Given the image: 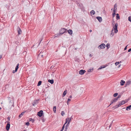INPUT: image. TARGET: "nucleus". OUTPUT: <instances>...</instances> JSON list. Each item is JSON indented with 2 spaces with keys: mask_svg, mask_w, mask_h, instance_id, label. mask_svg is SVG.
<instances>
[{
  "mask_svg": "<svg viewBox=\"0 0 131 131\" xmlns=\"http://www.w3.org/2000/svg\"><path fill=\"white\" fill-rule=\"evenodd\" d=\"M118 24L117 23H116L115 24V25L113 26V28L112 29H113V30H114V32L116 33L118 32L117 27Z\"/></svg>",
  "mask_w": 131,
  "mask_h": 131,
  "instance_id": "f257e3e1",
  "label": "nucleus"
},
{
  "mask_svg": "<svg viewBox=\"0 0 131 131\" xmlns=\"http://www.w3.org/2000/svg\"><path fill=\"white\" fill-rule=\"evenodd\" d=\"M66 30L67 29L64 28H62L60 29L59 31L60 35H62L65 32H67V31H66Z\"/></svg>",
  "mask_w": 131,
  "mask_h": 131,
  "instance_id": "f03ea898",
  "label": "nucleus"
},
{
  "mask_svg": "<svg viewBox=\"0 0 131 131\" xmlns=\"http://www.w3.org/2000/svg\"><path fill=\"white\" fill-rule=\"evenodd\" d=\"M105 47V45L104 43H102L99 45L98 47L99 49H104Z\"/></svg>",
  "mask_w": 131,
  "mask_h": 131,
  "instance_id": "7ed1b4c3",
  "label": "nucleus"
},
{
  "mask_svg": "<svg viewBox=\"0 0 131 131\" xmlns=\"http://www.w3.org/2000/svg\"><path fill=\"white\" fill-rule=\"evenodd\" d=\"M130 84H131V79L129 80L126 82L125 85V86L126 87L127 85H128Z\"/></svg>",
  "mask_w": 131,
  "mask_h": 131,
  "instance_id": "20e7f679",
  "label": "nucleus"
},
{
  "mask_svg": "<svg viewBox=\"0 0 131 131\" xmlns=\"http://www.w3.org/2000/svg\"><path fill=\"white\" fill-rule=\"evenodd\" d=\"M7 122L8 123V124L6 125V130H8L10 128V125L9 122Z\"/></svg>",
  "mask_w": 131,
  "mask_h": 131,
  "instance_id": "39448f33",
  "label": "nucleus"
},
{
  "mask_svg": "<svg viewBox=\"0 0 131 131\" xmlns=\"http://www.w3.org/2000/svg\"><path fill=\"white\" fill-rule=\"evenodd\" d=\"M39 101V100H35L32 103V105L34 106L38 103V102Z\"/></svg>",
  "mask_w": 131,
  "mask_h": 131,
  "instance_id": "423d86ee",
  "label": "nucleus"
},
{
  "mask_svg": "<svg viewBox=\"0 0 131 131\" xmlns=\"http://www.w3.org/2000/svg\"><path fill=\"white\" fill-rule=\"evenodd\" d=\"M43 112L41 110L38 112L37 115L39 117H41L42 115Z\"/></svg>",
  "mask_w": 131,
  "mask_h": 131,
  "instance_id": "0eeeda50",
  "label": "nucleus"
},
{
  "mask_svg": "<svg viewBox=\"0 0 131 131\" xmlns=\"http://www.w3.org/2000/svg\"><path fill=\"white\" fill-rule=\"evenodd\" d=\"M86 71L85 70H81L79 71V73L80 74L82 75Z\"/></svg>",
  "mask_w": 131,
  "mask_h": 131,
  "instance_id": "6e6552de",
  "label": "nucleus"
},
{
  "mask_svg": "<svg viewBox=\"0 0 131 131\" xmlns=\"http://www.w3.org/2000/svg\"><path fill=\"white\" fill-rule=\"evenodd\" d=\"M17 30L18 34H20L21 32V30L19 27H18V28H17Z\"/></svg>",
  "mask_w": 131,
  "mask_h": 131,
  "instance_id": "1a4fd4ad",
  "label": "nucleus"
},
{
  "mask_svg": "<svg viewBox=\"0 0 131 131\" xmlns=\"http://www.w3.org/2000/svg\"><path fill=\"white\" fill-rule=\"evenodd\" d=\"M96 18L100 22H101L102 21V18L100 17H96Z\"/></svg>",
  "mask_w": 131,
  "mask_h": 131,
  "instance_id": "9d476101",
  "label": "nucleus"
},
{
  "mask_svg": "<svg viewBox=\"0 0 131 131\" xmlns=\"http://www.w3.org/2000/svg\"><path fill=\"white\" fill-rule=\"evenodd\" d=\"M66 31H68V33L70 35H71L72 33V30L69 29V30H67Z\"/></svg>",
  "mask_w": 131,
  "mask_h": 131,
  "instance_id": "9b49d317",
  "label": "nucleus"
},
{
  "mask_svg": "<svg viewBox=\"0 0 131 131\" xmlns=\"http://www.w3.org/2000/svg\"><path fill=\"white\" fill-rule=\"evenodd\" d=\"M67 90H65L63 92V93L62 94V96L63 97H64L65 95L67 93Z\"/></svg>",
  "mask_w": 131,
  "mask_h": 131,
  "instance_id": "f8f14e48",
  "label": "nucleus"
},
{
  "mask_svg": "<svg viewBox=\"0 0 131 131\" xmlns=\"http://www.w3.org/2000/svg\"><path fill=\"white\" fill-rule=\"evenodd\" d=\"M48 82L51 84H53L54 83V81L53 79L52 80H48Z\"/></svg>",
  "mask_w": 131,
  "mask_h": 131,
  "instance_id": "ddd939ff",
  "label": "nucleus"
},
{
  "mask_svg": "<svg viewBox=\"0 0 131 131\" xmlns=\"http://www.w3.org/2000/svg\"><path fill=\"white\" fill-rule=\"evenodd\" d=\"M113 29H112L111 31V33L110 35V36L111 37H113L114 34V33L113 32Z\"/></svg>",
  "mask_w": 131,
  "mask_h": 131,
  "instance_id": "4468645a",
  "label": "nucleus"
},
{
  "mask_svg": "<svg viewBox=\"0 0 131 131\" xmlns=\"http://www.w3.org/2000/svg\"><path fill=\"white\" fill-rule=\"evenodd\" d=\"M125 83V81H124L122 80L120 82V84L121 85H123Z\"/></svg>",
  "mask_w": 131,
  "mask_h": 131,
  "instance_id": "2eb2a0df",
  "label": "nucleus"
},
{
  "mask_svg": "<svg viewBox=\"0 0 131 131\" xmlns=\"http://www.w3.org/2000/svg\"><path fill=\"white\" fill-rule=\"evenodd\" d=\"M69 124V123H68L66 125L65 129L64 130L65 131H66L67 130L68 128V127Z\"/></svg>",
  "mask_w": 131,
  "mask_h": 131,
  "instance_id": "dca6fc26",
  "label": "nucleus"
},
{
  "mask_svg": "<svg viewBox=\"0 0 131 131\" xmlns=\"http://www.w3.org/2000/svg\"><path fill=\"white\" fill-rule=\"evenodd\" d=\"M118 100V98H115L114 99L112 100V101L113 103L115 102H117Z\"/></svg>",
  "mask_w": 131,
  "mask_h": 131,
  "instance_id": "f3484780",
  "label": "nucleus"
},
{
  "mask_svg": "<svg viewBox=\"0 0 131 131\" xmlns=\"http://www.w3.org/2000/svg\"><path fill=\"white\" fill-rule=\"evenodd\" d=\"M28 121L29 122L31 121L32 123H34V119H32L31 118H29L28 119Z\"/></svg>",
  "mask_w": 131,
  "mask_h": 131,
  "instance_id": "a211bd4d",
  "label": "nucleus"
},
{
  "mask_svg": "<svg viewBox=\"0 0 131 131\" xmlns=\"http://www.w3.org/2000/svg\"><path fill=\"white\" fill-rule=\"evenodd\" d=\"M130 107H131V105L127 106L126 107V110H130Z\"/></svg>",
  "mask_w": 131,
  "mask_h": 131,
  "instance_id": "6ab92c4d",
  "label": "nucleus"
},
{
  "mask_svg": "<svg viewBox=\"0 0 131 131\" xmlns=\"http://www.w3.org/2000/svg\"><path fill=\"white\" fill-rule=\"evenodd\" d=\"M19 65V64L18 63V64H17V65L16 66V67L15 68V71H17V70H18V69L19 68V67H18Z\"/></svg>",
  "mask_w": 131,
  "mask_h": 131,
  "instance_id": "aec40b11",
  "label": "nucleus"
},
{
  "mask_svg": "<svg viewBox=\"0 0 131 131\" xmlns=\"http://www.w3.org/2000/svg\"><path fill=\"white\" fill-rule=\"evenodd\" d=\"M56 106H54L53 107V111L54 113H56Z\"/></svg>",
  "mask_w": 131,
  "mask_h": 131,
  "instance_id": "412c9836",
  "label": "nucleus"
},
{
  "mask_svg": "<svg viewBox=\"0 0 131 131\" xmlns=\"http://www.w3.org/2000/svg\"><path fill=\"white\" fill-rule=\"evenodd\" d=\"M25 113V112H24L23 113H22L21 114H20L19 116V118H20L21 116H22Z\"/></svg>",
  "mask_w": 131,
  "mask_h": 131,
  "instance_id": "4be33fe9",
  "label": "nucleus"
},
{
  "mask_svg": "<svg viewBox=\"0 0 131 131\" xmlns=\"http://www.w3.org/2000/svg\"><path fill=\"white\" fill-rule=\"evenodd\" d=\"M90 13L91 15H94L95 14V11L94 10H92L91 11Z\"/></svg>",
  "mask_w": 131,
  "mask_h": 131,
  "instance_id": "5701e85b",
  "label": "nucleus"
},
{
  "mask_svg": "<svg viewBox=\"0 0 131 131\" xmlns=\"http://www.w3.org/2000/svg\"><path fill=\"white\" fill-rule=\"evenodd\" d=\"M116 19H119L120 18V17L119 16V14H116Z\"/></svg>",
  "mask_w": 131,
  "mask_h": 131,
  "instance_id": "b1692460",
  "label": "nucleus"
},
{
  "mask_svg": "<svg viewBox=\"0 0 131 131\" xmlns=\"http://www.w3.org/2000/svg\"><path fill=\"white\" fill-rule=\"evenodd\" d=\"M106 47L107 49H108L110 47V45L109 43H107L106 45Z\"/></svg>",
  "mask_w": 131,
  "mask_h": 131,
  "instance_id": "393cba45",
  "label": "nucleus"
},
{
  "mask_svg": "<svg viewBox=\"0 0 131 131\" xmlns=\"http://www.w3.org/2000/svg\"><path fill=\"white\" fill-rule=\"evenodd\" d=\"M69 118H67L66 119V122L64 124H66L67 122H68L69 121Z\"/></svg>",
  "mask_w": 131,
  "mask_h": 131,
  "instance_id": "a878e982",
  "label": "nucleus"
},
{
  "mask_svg": "<svg viewBox=\"0 0 131 131\" xmlns=\"http://www.w3.org/2000/svg\"><path fill=\"white\" fill-rule=\"evenodd\" d=\"M121 61L120 62H115V65L117 66L118 64L120 63H121Z\"/></svg>",
  "mask_w": 131,
  "mask_h": 131,
  "instance_id": "bb28decb",
  "label": "nucleus"
},
{
  "mask_svg": "<svg viewBox=\"0 0 131 131\" xmlns=\"http://www.w3.org/2000/svg\"><path fill=\"white\" fill-rule=\"evenodd\" d=\"M121 105H122V104H121V102H119L118 103V106H117V107H116V108H117L118 107L121 106Z\"/></svg>",
  "mask_w": 131,
  "mask_h": 131,
  "instance_id": "cd10ccee",
  "label": "nucleus"
},
{
  "mask_svg": "<svg viewBox=\"0 0 131 131\" xmlns=\"http://www.w3.org/2000/svg\"><path fill=\"white\" fill-rule=\"evenodd\" d=\"M41 82H42L41 81H39V82H38V84H37V86H39L41 84Z\"/></svg>",
  "mask_w": 131,
  "mask_h": 131,
  "instance_id": "c85d7f7f",
  "label": "nucleus"
},
{
  "mask_svg": "<svg viewBox=\"0 0 131 131\" xmlns=\"http://www.w3.org/2000/svg\"><path fill=\"white\" fill-rule=\"evenodd\" d=\"M60 34H56L54 35L55 37H57L58 36H60Z\"/></svg>",
  "mask_w": 131,
  "mask_h": 131,
  "instance_id": "c756f323",
  "label": "nucleus"
},
{
  "mask_svg": "<svg viewBox=\"0 0 131 131\" xmlns=\"http://www.w3.org/2000/svg\"><path fill=\"white\" fill-rule=\"evenodd\" d=\"M118 93H115L113 95V96L114 97H115L116 96L118 95Z\"/></svg>",
  "mask_w": 131,
  "mask_h": 131,
  "instance_id": "7c9ffc66",
  "label": "nucleus"
},
{
  "mask_svg": "<svg viewBox=\"0 0 131 131\" xmlns=\"http://www.w3.org/2000/svg\"><path fill=\"white\" fill-rule=\"evenodd\" d=\"M122 104L123 105L125 103L124 101H122L121 102Z\"/></svg>",
  "mask_w": 131,
  "mask_h": 131,
  "instance_id": "2f4dec72",
  "label": "nucleus"
},
{
  "mask_svg": "<svg viewBox=\"0 0 131 131\" xmlns=\"http://www.w3.org/2000/svg\"><path fill=\"white\" fill-rule=\"evenodd\" d=\"M117 5L115 4L114 5V9H116V10L117 9V8H116V7H117Z\"/></svg>",
  "mask_w": 131,
  "mask_h": 131,
  "instance_id": "473e14b6",
  "label": "nucleus"
},
{
  "mask_svg": "<svg viewBox=\"0 0 131 131\" xmlns=\"http://www.w3.org/2000/svg\"><path fill=\"white\" fill-rule=\"evenodd\" d=\"M128 20L131 22V16H129L128 17Z\"/></svg>",
  "mask_w": 131,
  "mask_h": 131,
  "instance_id": "72a5a7b5",
  "label": "nucleus"
},
{
  "mask_svg": "<svg viewBox=\"0 0 131 131\" xmlns=\"http://www.w3.org/2000/svg\"><path fill=\"white\" fill-rule=\"evenodd\" d=\"M71 99H68V101L67 102V103L68 105V103L70 101H71Z\"/></svg>",
  "mask_w": 131,
  "mask_h": 131,
  "instance_id": "f704fd0d",
  "label": "nucleus"
},
{
  "mask_svg": "<svg viewBox=\"0 0 131 131\" xmlns=\"http://www.w3.org/2000/svg\"><path fill=\"white\" fill-rule=\"evenodd\" d=\"M93 70L92 69H89L88 70V72H92Z\"/></svg>",
  "mask_w": 131,
  "mask_h": 131,
  "instance_id": "c9c22d12",
  "label": "nucleus"
},
{
  "mask_svg": "<svg viewBox=\"0 0 131 131\" xmlns=\"http://www.w3.org/2000/svg\"><path fill=\"white\" fill-rule=\"evenodd\" d=\"M25 124L26 125H27L28 126L29 125V122H28L26 123Z\"/></svg>",
  "mask_w": 131,
  "mask_h": 131,
  "instance_id": "e433bc0d",
  "label": "nucleus"
},
{
  "mask_svg": "<svg viewBox=\"0 0 131 131\" xmlns=\"http://www.w3.org/2000/svg\"><path fill=\"white\" fill-rule=\"evenodd\" d=\"M113 121H112V123L110 124V125H109V128H110V127H111V126H112V124L113 123Z\"/></svg>",
  "mask_w": 131,
  "mask_h": 131,
  "instance_id": "4c0bfd02",
  "label": "nucleus"
},
{
  "mask_svg": "<svg viewBox=\"0 0 131 131\" xmlns=\"http://www.w3.org/2000/svg\"><path fill=\"white\" fill-rule=\"evenodd\" d=\"M65 124H64L63 125V126L62 128V129H61L63 130L64 129V126L65 125Z\"/></svg>",
  "mask_w": 131,
  "mask_h": 131,
  "instance_id": "58836bf2",
  "label": "nucleus"
},
{
  "mask_svg": "<svg viewBox=\"0 0 131 131\" xmlns=\"http://www.w3.org/2000/svg\"><path fill=\"white\" fill-rule=\"evenodd\" d=\"M64 114V113L63 111H62L61 113V115L63 116Z\"/></svg>",
  "mask_w": 131,
  "mask_h": 131,
  "instance_id": "ea45409f",
  "label": "nucleus"
},
{
  "mask_svg": "<svg viewBox=\"0 0 131 131\" xmlns=\"http://www.w3.org/2000/svg\"><path fill=\"white\" fill-rule=\"evenodd\" d=\"M121 97V95H119L117 97V98H120Z\"/></svg>",
  "mask_w": 131,
  "mask_h": 131,
  "instance_id": "a19ab883",
  "label": "nucleus"
},
{
  "mask_svg": "<svg viewBox=\"0 0 131 131\" xmlns=\"http://www.w3.org/2000/svg\"><path fill=\"white\" fill-rule=\"evenodd\" d=\"M128 46V45H127L125 47V48L124 49V50H125L127 49V46Z\"/></svg>",
  "mask_w": 131,
  "mask_h": 131,
  "instance_id": "79ce46f5",
  "label": "nucleus"
},
{
  "mask_svg": "<svg viewBox=\"0 0 131 131\" xmlns=\"http://www.w3.org/2000/svg\"><path fill=\"white\" fill-rule=\"evenodd\" d=\"M113 103V101H111V102L110 104V105H109V106L108 107H109V106L111 105Z\"/></svg>",
  "mask_w": 131,
  "mask_h": 131,
  "instance_id": "37998d69",
  "label": "nucleus"
},
{
  "mask_svg": "<svg viewBox=\"0 0 131 131\" xmlns=\"http://www.w3.org/2000/svg\"><path fill=\"white\" fill-rule=\"evenodd\" d=\"M102 69V66H101L100 67V68H99V69H98V70H100V69Z\"/></svg>",
  "mask_w": 131,
  "mask_h": 131,
  "instance_id": "c03bdc74",
  "label": "nucleus"
},
{
  "mask_svg": "<svg viewBox=\"0 0 131 131\" xmlns=\"http://www.w3.org/2000/svg\"><path fill=\"white\" fill-rule=\"evenodd\" d=\"M71 118H70V119L69 118V121L68 123H69V124L70 123V122L71 120Z\"/></svg>",
  "mask_w": 131,
  "mask_h": 131,
  "instance_id": "a18cd8bd",
  "label": "nucleus"
},
{
  "mask_svg": "<svg viewBox=\"0 0 131 131\" xmlns=\"http://www.w3.org/2000/svg\"><path fill=\"white\" fill-rule=\"evenodd\" d=\"M102 66V68H104L106 67V66Z\"/></svg>",
  "mask_w": 131,
  "mask_h": 131,
  "instance_id": "49530a36",
  "label": "nucleus"
},
{
  "mask_svg": "<svg viewBox=\"0 0 131 131\" xmlns=\"http://www.w3.org/2000/svg\"><path fill=\"white\" fill-rule=\"evenodd\" d=\"M115 10H116V9H114L113 11V13H115Z\"/></svg>",
  "mask_w": 131,
  "mask_h": 131,
  "instance_id": "de8ad7c7",
  "label": "nucleus"
},
{
  "mask_svg": "<svg viewBox=\"0 0 131 131\" xmlns=\"http://www.w3.org/2000/svg\"><path fill=\"white\" fill-rule=\"evenodd\" d=\"M7 119L8 121H9L10 120V117H8Z\"/></svg>",
  "mask_w": 131,
  "mask_h": 131,
  "instance_id": "09e8293b",
  "label": "nucleus"
},
{
  "mask_svg": "<svg viewBox=\"0 0 131 131\" xmlns=\"http://www.w3.org/2000/svg\"><path fill=\"white\" fill-rule=\"evenodd\" d=\"M131 51V48L129 49L128 50V52H130Z\"/></svg>",
  "mask_w": 131,
  "mask_h": 131,
  "instance_id": "8fccbe9b",
  "label": "nucleus"
},
{
  "mask_svg": "<svg viewBox=\"0 0 131 131\" xmlns=\"http://www.w3.org/2000/svg\"><path fill=\"white\" fill-rule=\"evenodd\" d=\"M114 21H113L112 23V24L113 25V26L114 25Z\"/></svg>",
  "mask_w": 131,
  "mask_h": 131,
  "instance_id": "3c124183",
  "label": "nucleus"
},
{
  "mask_svg": "<svg viewBox=\"0 0 131 131\" xmlns=\"http://www.w3.org/2000/svg\"><path fill=\"white\" fill-rule=\"evenodd\" d=\"M3 104V103L2 102L1 103V104L2 105V107H4V106L3 105H2Z\"/></svg>",
  "mask_w": 131,
  "mask_h": 131,
  "instance_id": "603ef678",
  "label": "nucleus"
},
{
  "mask_svg": "<svg viewBox=\"0 0 131 131\" xmlns=\"http://www.w3.org/2000/svg\"><path fill=\"white\" fill-rule=\"evenodd\" d=\"M13 106V105L11 106V107H10V108H9V109L10 110H11V109L12 108V107Z\"/></svg>",
  "mask_w": 131,
  "mask_h": 131,
  "instance_id": "864d4df0",
  "label": "nucleus"
},
{
  "mask_svg": "<svg viewBox=\"0 0 131 131\" xmlns=\"http://www.w3.org/2000/svg\"><path fill=\"white\" fill-rule=\"evenodd\" d=\"M15 71V70H13V73H15V72H17V71Z\"/></svg>",
  "mask_w": 131,
  "mask_h": 131,
  "instance_id": "5fc2aeb1",
  "label": "nucleus"
},
{
  "mask_svg": "<svg viewBox=\"0 0 131 131\" xmlns=\"http://www.w3.org/2000/svg\"><path fill=\"white\" fill-rule=\"evenodd\" d=\"M115 14V13H113L112 15H113V17L114 16V15Z\"/></svg>",
  "mask_w": 131,
  "mask_h": 131,
  "instance_id": "6e6d98bb",
  "label": "nucleus"
},
{
  "mask_svg": "<svg viewBox=\"0 0 131 131\" xmlns=\"http://www.w3.org/2000/svg\"><path fill=\"white\" fill-rule=\"evenodd\" d=\"M41 120H42V122H44V120L43 119H42Z\"/></svg>",
  "mask_w": 131,
  "mask_h": 131,
  "instance_id": "4d7b16f0",
  "label": "nucleus"
},
{
  "mask_svg": "<svg viewBox=\"0 0 131 131\" xmlns=\"http://www.w3.org/2000/svg\"><path fill=\"white\" fill-rule=\"evenodd\" d=\"M42 39H41V41H40V42L39 43V45L40 44V42H41V41H42Z\"/></svg>",
  "mask_w": 131,
  "mask_h": 131,
  "instance_id": "13d9d810",
  "label": "nucleus"
},
{
  "mask_svg": "<svg viewBox=\"0 0 131 131\" xmlns=\"http://www.w3.org/2000/svg\"><path fill=\"white\" fill-rule=\"evenodd\" d=\"M118 106V105H116L115 106V108H116V107H117V106Z\"/></svg>",
  "mask_w": 131,
  "mask_h": 131,
  "instance_id": "bf43d9fd",
  "label": "nucleus"
},
{
  "mask_svg": "<svg viewBox=\"0 0 131 131\" xmlns=\"http://www.w3.org/2000/svg\"><path fill=\"white\" fill-rule=\"evenodd\" d=\"M89 56L90 57H91L92 56L91 55V54H90Z\"/></svg>",
  "mask_w": 131,
  "mask_h": 131,
  "instance_id": "052dcab7",
  "label": "nucleus"
},
{
  "mask_svg": "<svg viewBox=\"0 0 131 131\" xmlns=\"http://www.w3.org/2000/svg\"><path fill=\"white\" fill-rule=\"evenodd\" d=\"M71 97H72V96L71 95H70L69 96V98H71Z\"/></svg>",
  "mask_w": 131,
  "mask_h": 131,
  "instance_id": "680f3d73",
  "label": "nucleus"
},
{
  "mask_svg": "<svg viewBox=\"0 0 131 131\" xmlns=\"http://www.w3.org/2000/svg\"><path fill=\"white\" fill-rule=\"evenodd\" d=\"M121 65V64H119L118 66V67H120Z\"/></svg>",
  "mask_w": 131,
  "mask_h": 131,
  "instance_id": "e2e57ef3",
  "label": "nucleus"
},
{
  "mask_svg": "<svg viewBox=\"0 0 131 131\" xmlns=\"http://www.w3.org/2000/svg\"><path fill=\"white\" fill-rule=\"evenodd\" d=\"M89 31H90V32H91L92 31V30H90Z\"/></svg>",
  "mask_w": 131,
  "mask_h": 131,
  "instance_id": "0e129e2a",
  "label": "nucleus"
},
{
  "mask_svg": "<svg viewBox=\"0 0 131 131\" xmlns=\"http://www.w3.org/2000/svg\"><path fill=\"white\" fill-rule=\"evenodd\" d=\"M63 130H62L61 129V130H60V131H62Z\"/></svg>",
  "mask_w": 131,
  "mask_h": 131,
  "instance_id": "69168bd1",
  "label": "nucleus"
},
{
  "mask_svg": "<svg viewBox=\"0 0 131 131\" xmlns=\"http://www.w3.org/2000/svg\"><path fill=\"white\" fill-rule=\"evenodd\" d=\"M1 58H2V57H1Z\"/></svg>",
  "mask_w": 131,
  "mask_h": 131,
  "instance_id": "338daca9",
  "label": "nucleus"
},
{
  "mask_svg": "<svg viewBox=\"0 0 131 131\" xmlns=\"http://www.w3.org/2000/svg\"><path fill=\"white\" fill-rule=\"evenodd\" d=\"M23 131H26V130H24Z\"/></svg>",
  "mask_w": 131,
  "mask_h": 131,
  "instance_id": "774afa93",
  "label": "nucleus"
}]
</instances>
